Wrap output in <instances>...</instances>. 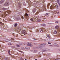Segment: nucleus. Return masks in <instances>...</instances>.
<instances>
[{
  "label": "nucleus",
  "instance_id": "4",
  "mask_svg": "<svg viewBox=\"0 0 60 60\" xmlns=\"http://www.w3.org/2000/svg\"><path fill=\"white\" fill-rule=\"evenodd\" d=\"M43 51L45 52V51H49L50 50L48 49H44L42 50Z\"/></svg>",
  "mask_w": 60,
  "mask_h": 60
},
{
  "label": "nucleus",
  "instance_id": "11",
  "mask_svg": "<svg viewBox=\"0 0 60 60\" xmlns=\"http://www.w3.org/2000/svg\"><path fill=\"white\" fill-rule=\"evenodd\" d=\"M18 7L19 8H21V5L20 4H19L18 6Z\"/></svg>",
  "mask_w": 60,
  "mask_h": 60
},
{
  "label": "nucleus",
  "instance_id": "50",
  "mask_svg": "<svg viewBox=\"0 0 60 60\" xmlns=\"http://www.w3.org/2000/svg\"><path fill=\"white\" fill-rule=\"evenodd\" d=\"M9 55H11V54H10V53H9Z\"/></svg>",
  "mask_w": 60,
  "mask_h": 60
},
{
  "label": "nucleus",
  "instance_id": "41",
  "mask_svg": "<svg viewBox=\"0 0 60 60\" xmlns=\"http://www.w3.org/2000/svg\"><path fill=\"white\" fill-rule=\"evenodd\" d=\"M4 21L5 22H6V19H5V20H4Z\"/></svg>",
  "mask_w": 60,
  "mask_h": 60
},
{
  "label": "nucleus",
  "instance_id": "46",
  "mask_svg": "<svg viewBox=\"0 0 60 60\" xmlns=\"http://www.w3.org/2000/svg\"><path fill=\"white\" fill-rule=\"evenodd\" d=\"M57 60H60V59H57Z\"/></svg>",
  "mask_w": 60,
  "mask_h": 60
},
{
  "label": "nucleus",
  "instance_id": "48",
  "mask_svg": "<svg viewBox=\"0 0 60 60\" xmlns=\"http://www.w3.org/2000/svg\"><path fill=\"white\" fill-rule=\"evenodd\" d=\"M6 12H5V13H4V14H6Z\"/></svg>",
  "mask_w": 60,
  "mask_h": 60
},
{
  "label": "nucleus",
  "instance_id": "14",
  "mask_svg": "<svg viewBox=\"0 0 60 60\" xmlns=\"http://www.w3.org/2000/svg\"><path fill=\"white\" fill-rule=\"evenodd\" d=\"M25 49H30V48L29 47H26L25 48Z\"/></svg>",
  "mask_w": 60,
  "mask_h": 60
},
{
  "label": "nucleus",
  "instance_id": "44",
  "mask_svg": "<svg viewBox=\"0 0 60 60\" xmlns=\"http://www.w3.org/2000/svg\"><path fill=\"white\" fill-rule=\"evenodd\" d=\"M39 57H41V56H40V55H39Z\"/></svg>",
  "mask_w": 60,
  "mask_h": 60
},
{
  "label": "nucleus",
  "instance_id": "23",
  "mask_svg": "<svg viewBox=\"0 0 60 60\" xmlns=\"http://www.w3.org/2000/svg\"><path fill=\"white\" fill-rule=\"evenodd\" d=\"M37 52V51L35 50H34V51L33 52L34 53H36Z\"/></svg>",
  "mask_w": 60,
  "mask_h": 60
},
{
  "label": "nucleus",
  "instance_id": "34",
  "mask_svg": "<svg viewBox=\"0 0 60 60\" xmlns=\"http://www.w3.org/2000/svg\"><path fill=\"white\" fill-rule=\"evenodd\" d=\"M57 2L58 3H59V0H57Z\"/></svg>",
  "mask_w": 60,
  "mask_h": 60
},
{
  "label": "nucleus",
  "instance_id": "43",
  "mask_svg": "<svg viewBox=\"0 0 60 60\" xmlns=\"http://www.w3.org/2000/svg\"><path fill=\"white\" fill-rule=\"evenodd\" d=\"M2 23L1 22H0V24H2Z\"/></svg>",
  "mask_w": 60,
  "mask_h": 60
},
{
  "label": "nucleus",
  "instance_id": "40",
  "mask_svg": "<svg viewBox=\"0 0 60 60\" xmlns=\"http://www.w3.org/2000/svg\"><path fill=\"white\" fill-rule=\"evenodd\" d=\"M40 48H41V49L42 48V47H41V46H40L39 47Z\"/></svg>",
  "mask_w": 60,
  "mask_h": 60
},
{
  "label": "nucleus",
  "instance_id": "18",
  "mask_svg": "<svg viewBox=\"0 0 60 60\" xmlns=\"http://www.w3.org/2000/svg\"><path fill=\"white\" fill-rule=\"evenodd\" d=\"M17 26H18V24L17 23H15V27Z\"/></svg>",
  "mask_w": 60,
  "mask_h": 60
},
{
  "label": "nucleus",
  "instance_id": "6",
  "mask_svg": "<svg viewBox=\"0 0 60 60\" xmlns=\"http://www.w3.org/2000/svg\"><path fill=\"white\" fill-rule=\"evenodd\" d=\"M9 5V3L8 2H6L5 3L4 5L5 6H8Z\"/></svg>",
  "mask_w": 60,
  "mask_h": 60
},
{
  "label": "nucleus",
  "instance_id": "17",
  "mask_svg": "<svg viewBox=\"0 0 60 60\" xmlns=\"http://www.w3.org/2000/svg\"><path fill=\"white\" fill-rule=\"evenodd\" d=\"M54 34H57V31L55 30L54 31Z\"/></svg>",
  "mask_w": 60,
  "mask_h": 60
},
{
  "label": "nucleus",
  "instance_id": "52",
  "mask_svg": "<svg viewBox=\"0 0 60 60\" xmlns=\"http://www.w3.org/2000/svg\"><path fill=\"white\" fill-rule=\"evenodd\" d=\"M41 40H42V38H41Z\"/></svg>",
  "mask_w": 60,
  "mask_h": 60
},
{
  "label": "nucleus",
  "instance_id": "19",
  "mask_svg": "<svg viewBox=\"0 0 60 60\" xmlns=\"http://www.w3.org/2000/svg\"><path fill=\"white\" fill-rule=\"evenodd\" d=\"M5 41L6 42H8L9 41V39H5Z\"/></svg>",
  "mask_w": 60,
  "mask_h": 60
},
{
  "label": "nucleus",
  "instance_id": "24",
  "mask_svg": "<svg viewBox=\"0 0 60 60\" xmlns=\"http://www.w3.org/2000/svg\"><path fill=\"white\" fill-rule=\"evenodd\" d=\"M2 9L3 10H6L7 9L6 8H3Z\"/></svg>",
  "mask_w": 60,
  "mask_h": 60
},
{
  "label": "nucleus",
  "instance_id": "10",
  "mask_svg": "<svg viewBox=\"0 0 60 60\" xmlns=\"http://www.w3.org/2000/svg\"><path fill=\"white\" fill-rule=\"evenodd\" d=\"M4 0H1L0 2V4H3L4 2Z\"/></svg>",
  "mask_w": 60,
  "mask_h": 60
},
{
  "label": "nucleus",
  "instance_id": "13",
  "mask_svg": "<svg viewBox=\"0 0 60 60\" xmlns=\"http://www.w3.org/2000/svg\"><path fill=\"white\" fill-rule=\"evenodd\" d=\"M41 26H46V24H41Z\"/></svg>",
  "mask_w": 60,
  "mask_h": 60
},
{
  "label": "nucleus",
  "instance_id": "51",
  "mask_svg": "<svg viewBox=\"0 0 60 60\" xmlns=\"http://www.w3.org/2000/svg\"><path fill=\"white\" fill-rule=\"evenodd\" d=\"M59 51H60V49H59Z\"/></svg>",
  "mask_w": 60,
  "mask_h": 60
},
{
  "label": "nucleus",
  "instance_id": "21",
  "mask_svg": "<svg viewBox=\"0 0 60 60\" xmlns=\"http://www.w3.org/2000/svg\"><path fill=\"white\" fill-rule=\"evenodd\" d=\"M43 54V53L42 52H40L39 53V54L40 55H42Z\"/></svg>",
  "mask_w": 60,
  "mask_h": 60
},
{
  "label": "nucleus",
  "instance_id": "59",
  "mask_svg": "<svg viewBox=\"0 0 60 60\" xmlns=\"http://www.w3.org/2000/svg\"><path fill=\"white\" fill-rule=\"evenodd\" d=\"M1 47V45H0V47Z\"/></svg>",
  "mask_w": 60,
  "mask_h": 60
},
{
  "label": "nucleus",
  "instance_id": "61",
  "mask_svg": "<svg viewBox=\"0 0 60 60\" xmlns=\"http://www.w3.org/2000/svg\"><path fill=\"white\" fill-rule=\"evenodd\" d=\"M0 12H1V11H0Z\"/></svg>",
  "mask_w": 60,
  "mask_h": 60
},
{
  "label": "nucleus",
  "instance_id": "1",
  "mask_svg": "<svg viewBox=\"0 0 60 60\" xmlns=\"http://www.w3.org/2000/svg\"><path fill=\"white\" fill-rule=\"evenodd\" d=\"M53 4L51 5L50 7V9H54L55 8V7H56V8L57 9H58V6L56 4H54L53 3Z\"/></svg>",
  "mask_w": 60,
  "mask_h": 60
},
{
  "label": "nucleus",
  "instance_id": "36",
  "mask_svg": "<svg viewBox=\"0 0 60 60\" xmlns=\"http://www.w3.org/2000/svg\"><path fill=\"white\" fill-rule=\"evenodd\" d=\"M30 5H31V6H32V5H33V4H32L31 3V4L30 3Z\"/></svg>",
  "mask_w": 60,
  "mask_h": 60
},
{
  "label": "nucleus",
  "instance_id": "8",
  "mask_svg": "<svg viewBox=\"0 0 60 60\" xmlns=\"http://www.w3.org/2000/svg\"><path fill=\"white\" fill-rule=\"evenodd\" d=\"M30 20L32 22H34V21H35V20H34V19L33 18L30 19Z\"/></svg>",
  "mask_w": 60,
  "mask_h": 60
},
{
  "label": "nucleus",
  "instance_id": "2",
  "mask_svg": "<svg viewBox=\"0 0 60 60\" xmlns=\"http://www.w3.org/2000/svg\"><path fill=\"white\" fill-rule=\"evenodd\" d=\"M44 41H53L54 39H44Z\"/></svg>",
  "mask_w": 60,
  "mask_h": 60
},
{
  "label": "nucleus",
  "instance_id": "15",
  "mask_svg": "<svg viewBox=\"0 0 60 60\" xmlns=\"http://www.w3.org/2000/svg\"><path fill=\"white\" fill-rule=\"evenodd\" d=\"M7 13L9 14H11V11H8L7 12Z\"/></svg>",
  "mask_w": 60,
  "mask_h": 60
},
{
  "label": "nucleus",
  "instance_id": "25",
  "mask_svg": "<svg viewBox=\"0 0 60 60\" xmlns=\"http://www.w3.org/2000/svg\"><path fill=\"white\" fill-rule=\"evenodd\" d=\"M19 44L20 45H22L23 44V43L22 42H20L19 43Z\"/></svg>",
  "mask_w": 60,
  "mask_h": 60
},
{
  "label": "nucleus",
  "instance_id": "49",
  "mask_svg": "<svg viewBox=\"0 0 60 60\" xmlns=\"http://www.w3.org/2000/svg\"><path fill=\"white\" fill-rule=\"evenodd\" d=\"M55 60H58L57 59H55Z\"/></svg>",
  "mask_w": 60,
  "mask_h": 60
},
{
  "label": "nucleus",
  "instance_id": "31",
  "mask_svg": "<svg viewBox=\"0 0 60 60\" xmlns=\"http://www.w3.org/2000/svg\"><path fill=\"white\" fill-rule=\"evenodd\" d=\"M21 18H22V19H24V17L23 16H22Z\"/></svg>",
  "mask_w": 60,
  "mask_h": 60
},
{
  "label": "nucleus",
  "instance_id": "27",
  "mask_svg": "<svg viewBox=\"0 0 60 60\" xmlns=\"http://www.w3.org/2000/svg\"><path fill=\"white\" fill-rule=\"evenodd\" d=\"M16 46L18 47H20V46L19 45H16Z\"/></svg>",
  "mask_w": 60,
  "mask_h": 60
},
{
  "label": "nucleus",
  "instance_id": "16",
  "mask_svg": "<svg viewBox=\"0 0 60 60\" xmlns=\"http://www.w3.org/2000/svg\"><path fill=\"white\" fill-rule=\"evenodd\" d=\"M46 44L45 43H43V44H40V45H45Z\"/></svg>",
  "mask_w": 60,
  "mask_h": 60
},
{
  "label": "nucleus",
  "instance_id": "47",
  "mask_svg": "<svg viewBox=\"0 0 60 60\" xmlns=\"http://www.w3.org/2000/svg\"><path fill=\"white\" fill-rule=\"evenodd\" d=\"M59 13V12L58 11V12H57V14H58Z\"/></svg>",
  "mask_w": 60,
  "mask_h": 60
},
{
  "label": "nucleus",
  "instance_id": "3",
  "mask_svg": "<svg viewBox=\"0 0 60 60\" xmlns=\"http://www.w3.org/2000/svg\"><path fill=\"white\" fill-rule=\"evenodd\" d=\"M27 46H30V47H33V45H31L33 43H29L28 42L27 43Z\"/></svg>",
  "mask_w": 60,
  "mask_h": 60
},
{
  "label": "nucleus",
  "instance_id": "29",
  "mask_svg": "<svg viewBox=\"0 0 60 60\" xmlns=\"http://www.w3.org/2000/svg\"><path fill=\"white\" fill-rule=\"evenodd\" d=\"M19 52H21L22 53H23V52L21 51H20Z\"/></svg>",
  "mask_w": 60,
  "mask_h": 60
},
{
  "label": "nucleus",
  "instance_id": "9",
  "mask_svg": "<svg viewBox=\"0 0 60 60\" xmlns=\"http://www.w3.org/2000/svg\"><path fill=\"white\" fill-rule=\"evenodd\" d=\"M24 16L25 17V16H26V17H27V18H28V14H27V13H25V16Z\"/></svg>",
  "mask_w": 60,
  "mask_h": 60
},
{
  "label": "nucleus",
  "instance_id": "53",
  "mask_svg": "<svg viewBox=\"0 0 60 60\" xmlns=\"http://www.w3.org/2000/svg\"><path fill=\"white\" fill-rule=\"evenodd\" d=\"M34 40H36V39H35V38H34Z\"/></svg>",
  "mask_w": 60,
  "mask_h": 60
},
{
  "label": "nucleus",
  "instance_id": "37",
  "mask_svg": "<svg viewBox=\"0 0 60 60\" xmlns=\"http://www.w3.org/2000/svg\"><path fill=\"white\" fill-rule=\"evenodd\" d=\"M48 44H51V43L49 42H48Z\"/></svg>",
  "mask_w": 60,
  "mask_h": 60
},
{
  "label": "nucleus",
  "instance_id": "30",
  "mask_svg": "<svg viewBox=\"0 0 60 60\" xmlns=\"http://www.w3.org/2000/svg\"><path fill=\"white\" fill-rule=\"evenodd\" d=\"M20 59L21 60H24V59H23V58H20Z\"/></svg>",
  "mask_w": 60,
  "mask_h": 60
},
{
  "label": "nucleus",
  "instance_id": "42",
  "mask_svg": "<svg viewBox=\"0 0 60 60\" xmlns=\"http://www.w3.org/2000/svg\"><path fill=\"white\" fill-rule=\"evenodd\" d=\"M56 23H58V22H55Z\"/></svg>",
  "mask_w": 60,
  "mask_h": 60
},
{
  "label": "nucleus",
  "instance_id": "26",
  "mask_svg": "<svg viewBox=\"0 0 60 60\" xmlns=\"http://www.w3.org/2000/svg\"><path fill=\"white\" fill-rule=\"evenodd\" d=\"M40 31L41 32H42L43 31L41 29H40Z\"/></svg>",
  "mask_w": 60,
  "mask_h": 60
},
{
  "label": "nucleus",
  "instance_id": "56",
  "mask_svg": "<svg viewBox=\"0 0 60 60\" xmlns=\"http://www.w3.org/2000/svg\"><path fill=\"white\" fill-rule=\"evenodd\" d=\"M37 31H38V30L37 31Z\"/></svg>",
  "mask_w": 60,
  "mask_h": 60
},
{
  "label": "nucleus",
  "instance_id": "58",
  "mask_svg": "<svg viewBox=\"0 0 60 60\" xmlns=\"http://www.w3.org/2000/svg\"><path fill=\"white\" fill-rule=\"evenodd\" d=\"M33 51L32 50H31V51Z\"/></svg>",
  "mask_w": 60,
  "mask_h": 60
},
{
  "label": "nucleus",
  "instance_id": "35",
  "mask_svg": "<svg viewBox=\"0 0 60 60\" xmlns=\"http://www.w3.org/2000/svg\"><path fill=\"white\" fill-rule=\"evenodd\" d=\"M39 13V11H38L35 14H38Z\"/></svg>",
  "mask_w": 60,
  "mask_h": 60
},
{
  "label": "nucleus",
  "instance_id": "45",
  "mask_svg": "<svg viewBox=\"0 0 60 60\" xmlns=\"http://www.w3.org/2000/svg\"><path fill=\"white\" fill-rule=\"evenodd\" d=\"M26 43H24L23 44L24 45H25V44H26Z\"/></svg>",
  "mask_w": 60,
  "mask_h": 60
},
{
  "label": "nucleus",
  "instance_id": "5",
  "mask_svg": "<svg viewBox=\"0 0 60 60\" xmlns=\"http://www.w3.org/2000/svg\"><path fill=\"white\" fill-rule=\"evenodd\" d=\"M22 34H24V35H25V34H26V31L25 30H22Z\"/></svg>",
  "mask_w": 60,
  "mask_h": 60
},
{
  "label": "nucleus",
  "instance_id": "55",
  "mask_svg": "<svg viewBox=\"0 0 60 60\" xmlns=\"http://www.w3.org/2000/svg\"><path fill=\"white\" fill-rule=\"evenodd\" d=\"M35 60H37V59H35Z\"/></svg>",
  "mask_w": 60,
  "mask_h": 60
},
{
  "label": "nucleus",
  "instance_id": "60",
  "mask_svg": "<svg viewBox=\"0 0 60 60\" xmlns=\"http://www.w3.org/2000/svg\"><path fill=\"white\" fill-rule=\"evenodd\" d=\"M15 37V36H14Z\"/></svg>",
  "mask_w": 60,
  "mask_h": 60
},
{
  "label": "nucleus",
  "instance_id": "28",
  "mask_svg": "<svg viewBox=\"0 0 60 60\" xmlns=\"http://www.w3.org/2000/svg\"><path fill=\"white\" fill-rule=\"evenodd\" d=\"M47 37H48V38H50V37L49 35H47Z\"/></svg>",
  "mask_w": 60,
  "mask_h": 60
},
{
  "label": "nucleus",
  "instance_id": "62",
  "mask_svg": "<svg viewBox=\"0 0 60 60\" xmlns=\"http://www.w3.org/2000/svg\"><path fill=\"white\" fill-rule=\"evenodd\" d=\"M36 32H37V31H36Z\"/></svg>",
  "mask_w": 60,
  "mask_h": 60
},
{
  "label": "nucleus",
  "instance_id": "33",
  "mask_svg": "<svg viewBox=\"0 0 60 60\" xmlns=\"http://www.w3.org/2000/svg\"><path fill=\"white\" fill-rule=\"evenodd\" d=\"M49 15V14H48V13H46L45 14L46 16H47V15Z\"/></svg>",
  "mask_w": 60,
  "mask_h": 60
},
{
  "label": "nucleus",
  "instance_id": "39",
  "mask_svg": "<svg viewBox=\"0 0 60 60\" xmlns=\"http://www.w3.org/2000/svg\"><path fill=\"white\" fill-rule=\"evenodd\" d=\"M21 48L22 49H24V47H22Z\"/></svg>",
  "mask_w": 60,
  "mask_h": 60
},
{
  "label": "nucleus",
  "instance_id": "54",
  "mask_svg": "<svg viewBox=\"0 0 60 60\" xmlns=\"http://www.w3.org/2000/svg\"><path fill=\"white\" fill-rule=\"evenodd\" d=\"M59 5H60V3L59 4Z\"/></svg>",
  "mask_w": 60,
  "mask_h": 60
},
{
  "label": "nucleus",
  "instance_id": "12",
  "mask_svg": "<svg viewBox=\"0 0 60 60\" xmlns=\"http://www.w3.org/2000/svg\"><path fill=\"white\" fill-rule=\"evenodd\" d=\"M41 21V19H38L37 20V22H39Z\"/></svg>",
  "mask_w": 60,
  "mask_h": 60
},
{
  "label": "nucleus",
  "instance_id": "32",
  "mask_svg": "<svg viewBox=\"0 0 60 60\" xmlns=\"http://www.w3.org/2000/svg\"><path fill=\"white\" fill-rule=\"evenodd\" d=\"M5 60H7V59H8V58H7V57H5Z\"/></svg>",
  "mask_w": 60,
  "mask_h": 60
},
{
  "label": "nucleus",
  "instance_id": "7",
  "mask_svg": "<svg viewBox=\"0 0 60 60\" xmlns=\"http://www.w3.org/2000/svg\"><path fill=\"white\" fill-rule=\"evenodd\" d=\"M13 39L12 38L10 39H8V42H11V41H13Z\"/></svg>",
  "mask_w": 60,
  "mask_h": 60
},
{
  "label": "nucleus",
  "instance_id": "57",
  "mask_svg": "<svg viewBox=\"0 0 60 60\" xmlns=\"http://www.w3.org/2000/svg\"><path fill=\"white\" fill-rule=\"evenodd\" d=\"M25 60H27L26 59H25Z\"/></svg>",
  "mask_w": 60,
  "mask_h": 60
},
{
  "label": "nucleus",
  "instance_id": "38",
  "mask_svg": "<svg viewBox=\"0 0 60 60\" xmlns=\"http://www.w3.org/2000/svg\"><path fill=\"white\" fill-rule=\"evenodd\" d=\"M10 50H8V53H10Z\"/></svg>",
  "mask_w": 60,
  "mask_h": 60
},
{
  "label": "nucleus",
  "instance_id": "20",
  "mask_svg": "<svg viewBox=\"0 0 60 60\" xmlns=\"http://www.w3.org/2000/svg\"><path fill=\"white\" fill-rule=\"evenodd\" d=\"M33 11L34 12H35V9H33Z\"/></svg>",
  "mask_w": 60,
  "mask_h": 60
},
{
  "label": "nucleus",
  "instance_id": "22",
  "mask_svg": "<svg viewBox=\"0 0 60 60\" xmlns=\"http://www.w3.org/2000/svg\"><path fill=\"white\" fill-rule=\"evenodd\" d=\"M55 28L56 29H57V28H58V26H55Z\"/></svg>",
  "mask_w": 60,
  "mask_h": 60
}]
</instances>
